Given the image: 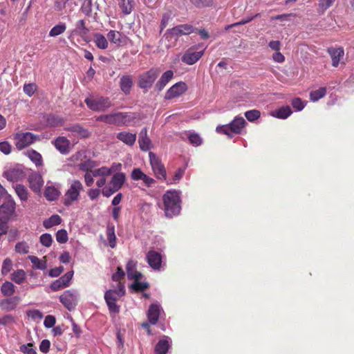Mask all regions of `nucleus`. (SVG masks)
Here are the masks:
<instances>
[{
	"instance_id": "56",
	"label": "nucleus",
	"mask_w": 354,
	"mask_h": 354,
	"mask_svg": "<svg viewBox=\"0 0 354 354\" xmlns=\"http://www.w3.org/2000/svg\"><path fill=\"white\" fill-rule=\"evenodd\" d=\"M39 241L42 245L48 248L52 244L53 238L50 234L45 233L40 236Z\"/></svg>"
},
{
	"instance_id": "58",
	"label": "nucleus",
	"mask_w": 354,
	"mask_h": 354,
	"mask_svg": "<svg viewBox=\"0 0 354 354\" xmlns=\"http://www.w3.org/2000/svg\"><path fill=\"white\" fill-rule=\"evenodd\" d=\"M188 138L190 143L194 146L198 147L202 144V138L198 133H191Z\"/></svg>"
},
{
	"instance_id": "35",
	"label": "nucleus",
	"mask_w": 354,
	"mask_h": 354,
	"mask_svg": "<svg viewBox=\"0 0 354 354\" xmlns=\"http://www.w3.org/2000/svg\"><path fill=\"white\" fill-rule=\"evenodd\" d=\"M93 41L95 46L100 49H106L108 48L107 39L101 33H95L93 35Z\"/></svg>"
},
{
	"instance_id": "7",
	"label": "nucleus",
	"mask_w": 354,
	"mask_h": 354,
	"mask_svg": "<svg viewBox=\"0 0 354 354\" xmlns=\"http://www.w3.org/2000/svg\"><path fill=\"white\" fill-rule=\"evenodd\" d=\"M14 140L17 149L21 150L35 142L40 140V137L30 132H21L14 135Z\"/></svg>"
},
{
	"instance_id": "20",
	"label": "nucleus",
	"mask_w": 354,
	"mask_h": 354,
	"mask_svg": "<svg viewBox=\"0 0 354 354\" xmlns=\"http://www.w3.org/2000/svg\"><path fill=\"white\" fill-rule=\"evenodd\" d=\"M171 345V339L167 335H163L155 346L154 353L155 354H167Z\"/></svg>"
},
{
	"instance_id": "5",
	"label": "nucleus",
	"mask_w": 354,
	"mask_h": 354,
	"mask_svg": "<svg viewBox=\"0 0 354 354\" xmlns=\"http://www.w3.org/2000/svg\"><path fill=\"white\" fill-rule=\"evenodd\" d=\"M16 204L13 198L8 195L0 206V223L8 224V221L15 215Z\"/></svg>"
},
{
	"instance_id": "18",
	"label": "nucleus",
	"mask_w": 354,
	"mask_h": 354,
	"mask_svg": "<svg viewBox=\"0 0 354 354\" xmlns=\"http://www.w3.org/2000/svg\"><path fill=\"white\" fill-rule=\"evenodd\" d=\"M60 184L48 183L44 190V196L48 201H56L60 196Z\"/></svg>"
},
{
	"instance_id": "26",
	"label": "nucleus",
	"mask_w": 354,
	"mask_h": 354,
	"mask_svg": "<svg viewBox=\"0 0 354 354\" xmlns=\"http://www.w3.org/2000/svg\"><path fill=\"white\" fill-rule=\"evenodd\" d=\"M55 148L62 154L69 152L70 141L64 136L58 137L54 142Z\"/></svg>"
},
{
	"instance_id": "50",
	"label": "nucleus",
	"mask_w": 354,
	"mask_h": 354,
	"mask_svg": "<svg viewBox=\"0 0 354 354\" xmlns=\"http://www.w3.org/2000/svg\"><path fill=\"white\" fill-rule=\"evenodd\" d=\"M185 174V169L182 168H178L173 177V178L167 182L168 185H174L179 182L180 180L182 179Z\"/></svg>"
},
{
	"instance_id": "8",
	"label": "nucleus",
	"mask_w": 354,
	"mask_h": 354,
	"mask_svg": "<svg viewBox=\"0 0 354 354\" xmlns=\"http://www.w3.org/2000/svg\"><path fill=\"white\" fill-rule=\"evenodd\" d=\"M84 102L93 111L102 112L111 107L112 104L108 97H100L96 99L86 98Z\"/></svg>"
},
{
	"instance_id": "1",
	"label": "nucleus",
	"mask_w": 354,
	"mask_h": 354,
	"mask_svg": "<svg viewBox=\"0 0 354 354\" xmlns=\"http://www.w3.org/2000/svg\"><path fill=\"white\" fill-rule=\"evenodd\" d=\"M162 209L167 217L172 218L180 214L181 211V192L169 189L162 195Z\"/></svg>"
},
{
	"instance_id": "23",
	"label": "nucleus",
	"mask_w": 354,
	"mask_h": 354,
	"mask_svg": "<svg viewBox=\"0 0 354 354\" xmlns=\"http://www.w3.org/2000/svg\"><path fill=\"white\" fill-rule=\"evenodd\" d=\"M125 289L124 286L122 284H119L117 288L115 289H110L105 292L104 294V299L105 300H111L116 301L121 297L124 295Z\"/></svg>"
},
{
	"instance_id": "55",
	"label": "nucleus",
	"mask_w": 354,
	"mask_h": 354,
	"mask_svg": "<svg viewBox=\"0 0 354 354\" xmlns=\"http://www.w3.org/2000/svg\"><path fill=\"white\" fill-rule=\"evenodd\" d=\"M261 115L260 111L256 109L248 111L245 113V116L250 122H254Z\"/></svg>"
},
{
	"instance_id": "49",
	"label": "nucleus",
	"mask_w": 354,
	"mask_h": 354,
	"mask_svg": "<svg viewBox=\"0 0 354 354\" xmlns=\"http://www.w3.org/2000/svg\"><path fill=\"white\" fill-rule=\"evenodd\" d=\"M172 17L173 14L171 10H167L163 14L160 21V32L166 28L169 21L172 19Z\"/></svg>"
},
{
	"instance_id": "11",
	"label": "nucleus",
	"mask_w": 354,
	"mask_h": 354,
	"mask_svg": "<svg viewBox=\"0 0 354 354\" xmlns=\"http://www.w3.org/2000/svg\"><path fill=\"white\" fill-rule=\"evenodd\" d=\"M194 31V28L192 25L189 24H180L172 28L168 29L166 31L165 35L167 38L171 39H177L183 35H187L192 33Z\"/></svg>"
},
{
	"instance_id": "44",
	"label": "nucleus",
	"mask_w": 354,
	"mask_h": 354,
	"mask_svg": "<svg viewBox=\"0 0 354 354\" xmlns=\"http://www.w3.org/2000/svg\"><path fill=\"white\" fill-rule=\"evenodd\" d=\"M66 29V26L64 23H59L55 26L49 32V36L52 37H57L64 33Z\"/></svg>"
},
{
	"instance_id": "47",
	"label": "nucleus",
	"mask_w": 354,
	"mask_h": 354,
	"mask_svg": "<svg viewBox=\"0 0 354 354\" xmlns=\"http://www.w3.org/2000/svg\"><path fill=\"white\" fill-rule=\"evenodd\" d=\"M47 123L50 127L62 126L64 124V120L59 116L50 115L47 118Z\"/></svg>"
},
{
	"instance_id": "12",
	"label": "nucleus",
	"mask_w": 354,
	"mask_h": 354,
	"mask_svg": "<svg viewBox=\"0 0 354 354\" xmlns=\"http://www.w3.org/2000/svg\"><path fill=\"white\" fill-rule=\"evenodd\" d=\"M149 161L156 177L159 180H166V170L160 159L153 152H149Z\"/></svg>"
},
{
	"instance_id": "52",
	"label": "nucleus",
	"mask_w": 354,
	"mask_h": 354,
	"mask_svg": "<svg viewBox=\"0 0 354 354\" xmlns=\"http://www.w3.org/2000/svg\"><path fill=\"white\" fill-rule=\"evenodd\" d=\"M111 175V171L107 167H102L100 168L93 170V176L95 177H103L109 176Z\"/></svg>"
},
{
	"instance_id": "13",
	"label": "nucleus",
	"mask_w": 354,
	"mask_h": 354,
	"mask_svg": "<svg viewBox=\"0 0 354 354\" xmlns=\"http://www.w3.org/2000/svg\"><path fill=\"white\" fill-rule=\"evenodd\" d=\"M196 46H192L187 49L183 55L181 60L183 63L188 65H192L198 62L204 53V49L196 51Z\"/></svg>"
},
{
	"instance_id": "31",
	"label": "nucleus",
	"mask_w": 354,
	"mask_h": 354,
	"mask_svg": "<svg viewBox=\"0 0 354 354\" xmlns=\"http://www.w3.org/2000/svg\"><path fill=\"white\" fill-rule=\"evenodd\" d=\"M292 113V111L289 106H283L272 111L271 115L279 119L285 120L288 118Z\"/></svg>"
},
{
	"instance_id": "25",
	"label": "nucleus",
	"mask_w": 354,
	"mask_h": 354,
	"mask_svg": "<svg viewBox=\"0 0 354 354\" xmlns=\"http://www.w3.org/2000/svg\"><path fill=\"white\" fill-rule=\"evenodd\" d=\"M174 77V72L171 70L165 71L160 77L155 85V89L161 91Z\"/></svg>"
},
{
	"instance_id": "32",
	"label": "nucleus",
	"mask_w": 354,
	"mask_h": 354,
	"mask_svg": "<svg viewBox=\"0 0 354 354\" xmlns=\"http://www.w3.org/2000/svg\"><path fill=\"white\" fill-rule=\"evenodd\" d=\"M3 176L10 182H17L24 177V173L21 170L12 169L5 171Z\"/></svg>"
},
{
	"instance_id": "36",
	"label": "nucleus",
	"mask_w": 354,
	"mask_h": 354,
	"mask_svg": "<svg viewBox=\"0 0 354 354\" xmlns=\"http://www.w3.org/2000/svg\"><path fill=\"white\" fill-rule=\"evenodd\" d=\"M30 160L35 164L36 166H41L43 164L41 155L35 150H28L26 153Z\"/></svg>"
},
{
	"instance_id": "16",
	"label": "nucleus",
	"mask_w": 354,
	"mask_h": 354,
	"mask_svg": "<svg viewBox=\"0 0 354 354\" xmlns=\"http://www.w3.org/2000/svg\"><path fill=\"white\" fill-rule=\"evenodd\" d=\"M147 260L150 267L155 270H160L163 265L162 256L155 250L147 252Z\"/></svg>"
},
{
	"instance_id": "28",
	"label": "nucleus",
	"mask_w": 354,
	"mask_h": 354,
	"mask_svg": "<svg viewBox=\"0 0 354 354\" xmlns=\"http://www.w3.org/2000/svg\"><path fill=\"white\" fill-rule=\"evenodd\" d=\"M20 301V297L18 296L12 297L8 299L0 301V307L6 311L14 310Z\"/></svg>"
},
{
	"instance_id": "22",
	"label": "nucleus",
	"mask_w": 354,
	"mask_h": 354,
	"mask_svg": "<svg viewBox=\"0 0 354 354\" xmlns=\"http://www.w3.org/2000/svg\"><path fill=\"white\" fill-rule=\"evenodd\" d=\"M95 166V163L93 161L88 160L80 165V169L84 171H86V173L84 175V180L86 186L91 187L93 184V170H91L88 171V169L93 167Z\"/></svg>"
},
{
	"instance_id": "64",
	"label": "nucleus",
	"mask_w": 354,
	"mask_h": 354,
	"mask_svg": "<svg viewBox=\"0 0 354 354\" xmlns=\"http://www.w3.org/2000/svg\"><path fill=\"white\" fill-rule=\"evenodd\" d=\"M36 88L37 86L35 84H25L24 86V91L29 97H31L35 93Z\"/></svg>"
},
{
	"instance_id": "51",
	"label": "nucleus",
	"mask_w": 354,
	"mask_h": 354,
	"mask_svg": "<svg viewBox=\"0 0 354 354\" xmlns=\"http://www.w3.org/2000/svg\"><path fill=\"white\" fill-rule=\"evenodd\" d=\"M138 142L142 151H147L151 149V140L148 137H139Z\"/></svg>"
},
{
	"instance_id": "40",
	"label": "nucleus",
	"mask_w": 354,
	"mask_h": 354,
	"mask_svg": "<svg viewBox=\"0 0 354 354\" xmlns=\"http://www.w3.org/2000/svg\"><path fill=\"white\" fill-rule=\"evenodd\" d=\"M106 236L109 245L111 248H114L116 245V236L115 234V227L113 225H108L106 228Z\"/></svg>"
},
{
	"instance_id": "59",
	"label": "nucleus",
	"mask_w": 354,
	"mask_h": 354,
	"mask_svg": "<svg viewBox=\"0 0 354 354\" xmlns=\"http://www.w3.org/2000/svg\"><path fill=\"white\" fill-rule=\"evenodd\" d=\"M19 349L24 354H37L35 349L33 348V344L31 343L21 345Z\"/></svg>"
},
{
	"instance_id": "9",
	"label": "nucleus",
	"mask_w": 354,
	"mask_h": 354,
	"mask_svg": "<svg viewBox=\"0 0 354 354\" xmlns=\"http://www.w3.org/2000/svg\"><path fill=\"white\" fill-rule=\"evenodd\" d=\"M79 295L77 290H67L59 297V301L68 310H74L78 302Z\"/></svg>"
},
{
	"instance_id": "42",
	"label": "nucleus",
	"mask_w": 354,
	"mask_h": 354,
	"mask_svg": "<svg viewBox=\"0 0 354 354\" xmlns=\"http://www.w3.org/2000/svg\"><path fill=\"white\" fill-rule=\"evenodd\" d=\"M15 192L21 201H26L28 198V191L22 185H17L15 187Z\"/></svg>"
},
{
	"instance_id": "3",
	"label": "nucleus",
	"mask_w": 354,
	"mask_h": 354,
	"mask_svg": "<svg viewBox=\"0 0 354 354\" xmlns=\"http://www.w3.org/2000/svg\"><path fill=\"white\" fill-rule=\"evenodd\" d=\"M246 122L241 116H236L227 124L218 125L216 131L220 134H225L231 138L234 134H239L245 127Z\"/></svg>"
},
{
	"instance_id": "14",
	"label": "nucleus",
	"mask_w": 354,
	"mask_h": 354,
	"mask_svg": "<svg viewBox=\"0 0 354 354\" xmlns=\"http://www.w3.org/2000/svg\"><path fill=\"white\" fill-rule=\"evenodd\" d=\"M131 178L135 181L142 180L147 187H151L156 184V180L145 174L140 168L132 170Z\"/></svg>"
},
{
	"instance_id": "54",
	"label": "nucleus",
	"mask_w": 354,
	"mask_h": 354,
	"mask_svg": "<svg viewBox=\"0 0 354 354\" xmlns=\"http://www.w3.org/2000/svg\"><path fill=\"white\" fill-rule=\"evenodd\" d=\"M27 315L34 321L39 322L42 319L43 313L37 309L29 310L27 311Z\"/></svg>"
},
{
	"instance_id": "37",
	"label": "nucleus",
	"mask_w": 354,
	"mask_h": 354,
	"mask_svg": "<svg viewBox=\"0 0 354 354\" xmlns=\"http://www.w3.org/2000/svg\"><path fill=\"white\" fill-rule=\"evenodd\" d=\"M28 258L32 263L33 268L41 270L46 269L47 264L46 260L39 259L35 256H28Z\"/></svg>"
},
{
	"instance_id": "27",
	"label": "nucleus",
	"mask_w": 354,
	"mask_h": 354,
	"mask_svg": "<svg viewBox=\"0 0 354 354\" xmlns=\"http://www.w3.org/2000/svg\"><path fill=\"white\" fill-rule=\"evenodd\" d=\"M28 182L31 189L35 192H39L43 185V179L40 174H32L28 178Z\"/></svg>"
},
{
	"instance_id": "4",
	"label": "nucleus",
	"mask_w": 354,
	"mask_h": 354,
	"mask_svg": "<svg viewBox=\"0 0 354 354\" xmlns=\"http://www.w3.org/2000/svg\"><path fill=\"white\" fill-rule=\"evenodd\" d=\"M126 180V176L122 172L115 173L109 183L102 188V194L104 196L109 198L113 194L118 192L123 186Z\"/></svg>"
},
{
	"instance_id": "43",
	"label": "nucleus",
	"mask_w": 354,
	"mask_h": 354,
	"mask_svg": "<svg viewBox=\"0 0 354 354\" xmlns=\"http://www.w3.org/2000/svg\"><path fill=\"white\" fill-rule=\"evenodd\" d=\"M26 277V274L23 270H17L11 275V279L17 284L22 283Z\"/></svg>"
},
{
	"instance_id": "15",
	"label": "nucleus",
	"mask_w": 354,
	"mask_h": 354,
	"mask_svg": "<svg viewBox=\"0 0 354 354\" xmlns=\"http://www.w3.org/2000/svg\"><path fill=\"white\" fill-rule=\"evenodd\" d=\"M187 89V84L183 82H179L174 84L166 92L165 100H171L180 96Z\"/></svg>"
},
{
	"instance_id": "41",
	"label": "nucleus",
	"mask_w": 354,
	"mask_h": 354,
	"mask_svg": "<svg viewBox=\"0 0 354 354\" xmlns=\"http://www.w3.org/2000/svg\"><path fill=\"white\" fill-rule=\"evenodd\" d=\"M1 292L5 297H9L15 292V287L12 283L10 281L4 282L1 287Z\"/></svg>"
},
{
	"instance_id": "60",
	"label": "nucleus",
	"mask_w": 354,
	"mask_h": 354,
	"mask_svg": "<svg viewBox=\"0 0 354 354\" xmlns=\"http://www.w3.org/2000/svg\"><path fill=\"white\" fill-rule=\"evenodd\" d=\"M190 1L198 8L207 7L213 4L212 0H190Z\"/></svg>"
},
{
	"instance_id": "57",
	"label": "nucleus",
	"mask_w": 354,
	"mask_h": 354,
	"mask_svg": "<svg viewBox=\"0 0 354 354\" xmlns=\"http://www.w3.org/2000/svg\"><path fill=\"white\" fill-rule=\"evenodd\" d=\"M12 268V261L10 259L6 258V259H4L1 266V274L3 275H6L11 270Z\"/></svg>"
},
{
	"instance_id": "46",
	"label": "nucleus",
	"mask_w": 354,
	"mask_h": 354,
	"mask_svg": "<svg viewBox=\"0 0 354 354\" xmlns=\"http://www.w3.org/2000/svg\"><path fill=\"white\" fill-rule=\"evenodd\" d=\"M30 246L28 243L24 241L17 243L15 250L17 254H26L29 252Z\"/></svg>"
},
{
	"instance_id": "48",
	"label": "nucleus",
	"mask_w": 354,
	"mask_h": 354,
	"mask_svg": "<svg viewBox=\"0 0 354 354\" xmlns=\"http://www.w3.org/2000/svg\"><path fill=\"white\" fill-rule=\"evenodd\" d=\"M291 104L296 111H301L304 109L306 103L299 97H295L292 100Z\"/></svg>"
},
{
	"instance_id": "29",
	"label": "nucleus",
	"mask_w": 354,
	"mask_h": 354,
	"mask_svg": "<svg viewBox=\"0 0 354 354\" xmlns=\"http://www.w3.org/2000/svg\"><path fill=\"white\" fill-rule=\"evenodd\" d=\"M126 270L129 279L139 280L142 277V274L136 270V263L133 261L127 262Z\"/></svg>"
},
{
	"instance_id": "19",
	"label": "nucleus",
	"mask_w": 354,
	"mask_h": 354,
	"mask_svg": "<svg viewBox=\"0 0 354 354\" xmlns=\"http://www.w3.org/2000/svg\"><path fill=\"white\" fill-rule=\"evenodd\" d=\"M161 313H164V312L159 304H151L147 314L149 324L152 325L156 324Z\"/></svg>"
},
{
	"instance_id": "10",
	"label": "nucleus",
	"mask_w": 354,
	"mask_h": 354,
	"mask_svg": "<svg viewBox=\"0 0 354 354\" xmlns=\"http://www.w3.org/2000/svg\"><path fill=\"white\" fill-rule=\"evenodd\" d=\"M158 75L159 70L158 68H151L149 71L141 74L138 80L139 87L148 90L152 86Z\"/></svg>"
},
{
	"instance_id": "30",
	"label": "nucleus",
	"mask_w": 354,
	"mask_h": 354,
	"mask_svg": "<svg viewBox=\"0 0 354 354\" xmlns=\"http://www.w3.org/2000/svg\"><path fill=\"white\" fill-rule=\"evenodd\" d=\"M117 138L127 145L132 146L136 140V134L127 131H122L117 134Z\"/></svg>"
},
{
	"instance_id": "38",
	"label": "nucleus",
	"mask_w": 354,
	"mask_h": 354,
	"mask_svg": "<svg viewBox=\"0 0 354 354\" xmlns=\"http://www.w3.org/2000/svg\"><path fill=\"white\" fill-rule=\"evenodd\" d=\"M61 222V217L57 214H53L48 219L44 221L43 225L45 228L48 229L53 226L59 225Z\"/></svg>"
},
{
	"instance_id": "24",
	"label": "nucleus",
	"mask_w": 354,
	"mask_h": 354,
	"mask_svg": "<svg viewBox=\"0 0 354 354\" xmlns=\"http://www.w3.org/2000/svg\"><path fill=\"white\" fill-rule=\"evenodd\" d=\"M328 53L332 59V65L334 67H337L340 63L341 59L344 55L343 48L339 47L337 48H330L328 49Z\"/></svg>"
},
{
	"instance_id": "33",
	"label": "nucleus",
	"mask_w": 354,
	"mask_h": 354,
	"mask_svg": "<svg viewBox=\"0 0 354 354\" xmlns=\"http://www.w3.org/2000/svg\"><path fill=\"white\" fill-rule=\"evenodd\" d=\"M133 85L132 78L129 75H124L120 78V86L122 91L125 93H129Z\"/></svg>"
},
{
	"instance_id": "62",
	"label": "nucleus",
	"mask_w": 354,
	"mask_h": 354,
	"mask_svg": "<svg viewBox=\"0 0 354 354\" xmlns=\"http://www.w3.org/2000/svg\"><path fill=\"white\" fill-rule=\"evenodd\" d=\"M131 288L135 291H142L147 288V284L140 282L139 280H135V281L131 284Z\"/></svg>"
},
{
	"instance_id": "2",
	"label": "nucleus",
	"mask_w": 354,
	"mask_h": 354,
	"mask_svg": "<svg viewBox=\"0 0 354 354\" xmlns=\"http://www.w3.org/2000/svg\"><path fill=\"white\" fill-rule=\"evenodd\" d=\"M138 115L131 112H113L99 115L96 120L115 126H133Z\"/></svg>"
},
{
	"instance_id": "61",
	"label": "nucleus",
	"mask_w": 354,
	"mask_h": 354,
	"mask_svg": "<svg viewBox=\"0 0 354 354\" xmlns=\"http://www.w3.org/2000/svg\"><path fill=\"white\" fill-rule=\"evenodd\" d=\"M12 147L7 141L0 142V151L5 155H8L11 153Z\"/></svg>"
},
{
	"instance_id": "17",
	"label": "nucleus",
	"mask_w": 354,
	"mask_h": 354,
	"mask_svg": "<svg viewBox=\"0 0 354 354\" xmlns=\"http://www.w3.org/2000/svg\"><path fill=\"white\" fill-rule=\"evenodd\" d=\"M73 271L67 272L58 279L53 281L50 285L51 289L54 291H57L69 286L71 281L73 277Z\"/></svg>"
},
{
	"instance_id": "39",
	"label": "nucleus",
	"mask_w": 354,
	"mask_h": 354,
	"mask_svg": "<svg viewBox=\"0 0 354 354\" xmlns=\"http://www.w3.org/2000/svg\"><path fill=\"white\" fill-rule=\"evenodd\" d=\"M68 130L75 133L81 138H88L90 135L88 131L86 129L83 128L80 124H75L68 128Z\"/></svg>"
},
{
	"instance_id": "21",
	"label": "nucleus",
	"mask_w": 354,
	"mask_h": 354,
	"mask_svg": "<svg viewBox=\"0 0 354 354\" xmlns=\"http://www.w3.org/2000/svg\"><path fill=\"white\" fill-rule=\"evenodd\" d=\"M107 38L111 43L117 46H121L126 44L127 37L122 32L111 30L107 33Z\"/></svg>"
},
{
	"instance_id": "6",
	"label": "nucleus",
	"mask_w": 354,
	"mask_h": 354,
	"mask_svg": "<svg viewBox=\"0 0 354 354\" xmlns=\"http://www.w3.org/2000/svg\"><path fill=\"white\" fill-rule=\"evenodd\" d=\"M83 190V185L79 180H73L64 194L63 203L65 206H70L78 201L80 192Z\"/></svg>"
},
{
	"instance_id": "34",
	"label": "nucleus",
	"mask_w": 354,
	"mask_h": 354,
	"mask_svg": "<svg viewBox=\"0 0 354 354\" xmlns=\"http://www.w3.org/2000/svg\"><path fill=\"white\" fill-rule=\"evenodd\" d=\"M118 6L125 15H129L133 9V0H118Z\"/></svg>"
},
{
	"instance_id": "45",
	"label": "nucleus",
	"mask_w": 354,
	"mask_h": 354,
	"mask_svg": "<svg viewBox=\"0 0 354 354\" xmlns=\"http://www.w3.org/2000/svg\"><path fill=\"white\" fill-rule=\"evenodd\" d=\"M326 93V88L325 87L319 88L317 90L313 91L310 93V99L313 102H317L319 99L325 96Z\"/></svg>"
},
{
	"instance_id": "53",
	"label": "nucleus",
	"mask_w": 354,
	"mask_h": 354,
	"mask_svg": "<svg viewBox=\"0 0 354 354\" xmlns=\"http://www.w3.org/2000/svg\"><path fill=\"white\" fill-rule=\"evenodd\" d=\"M68 233L66 230L62 229L56 233V240L59 243H65L68 241Z\"/></svg>"
},
{
	"instance_id": "63",
	"label": "nucleus",
	"mask_w": 354,
	"mask_h": 354,
	"mask_svg": "<svg viewBox=\"0 0 354 354\" xmlns=\"http://www.w3.org/2000/svg\"><path fill=\"white\" fill-rule=\"evenodd\" d=\"M56 319L53 315H47L44 322V325L47 328H50L55 324Z\"/></svg>"
}]
</instances>
